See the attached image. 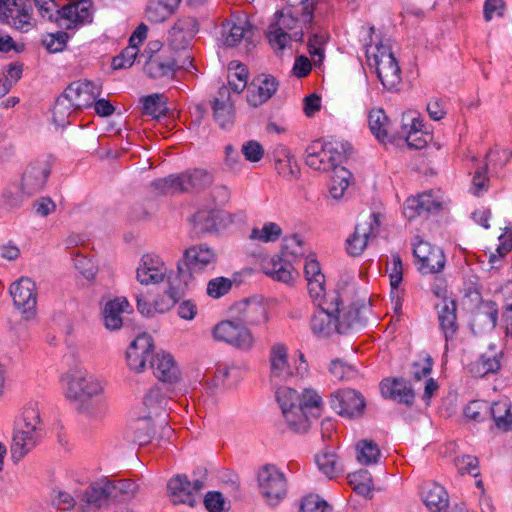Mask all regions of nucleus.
<instances>
[{
  "label": "nucleus",
  "mask_w": 512,
  "mask_h": 512,
  "mask_svg": "<svg viewBox=\"0 0 512 512\" xmlns=\"http://www.w3.org/2000/svg\"><path fill=\"white\" fill-rule=\"evenodd\" d=\"M167 279L168 289L154 302V309L159 313H164L170 310L176 304V302L181 299V297L184 295L186 287L188 286L176 275L168 276Z\"/></svg>",
  "instance_id": "473e14b6"
},
{
  "label": "nucleus",
  "mask_w": 512,
  "mask_h": 512,
  "mask_svg": "<svg viewBox=\"0 0 512 512\" xmlns=\"http://www.w3.org/2000/svg\"><path fill=\"white\" fill-rule=\"evenodd\" d=\"M319 470L328 478L333 479L343 472V464L337 454L331 450H325L316 456Z\"/></svg>",
  "instance_id": "c03bdc74"
},
{
  "label": "nucleus",
  "mask_w": 512,
  "mask_h": 512,
  "mask_svg": "<svg viewBox=\"0 0 512 512\" xmlns=\"http://www.w3.org/2000/svg\"><path fill=\"white\" fill-rule=\"evenodd\" d=\"M275 169L281 177L289 181L297 179L300 174L297 161L286 150L282 151V157L276 159Z\"/></svg>",
  "instance_id": "3c124183"
},
{
  "label": "nucleus",
  "mask_w": 512,
  "mask_h": 512,
  "mask_svg": "<svg viewBox=\"0 0 512 512\" xmlns=\"http://www.w3.org/2000/svg\"><path fill=\"white\" fill-rule=\"evenodd\" d=\"M352 174L344 167L334 169L330 194L334 199H340L348 188Z\"/></svg>",
  "instance_id": "052dcab7"
},
{
  "label": "nucleus",
  "mask_w": 512,
  "mask_h": 512,
  "mask_svg": "<svg viewBox=\"0 0 512 512\" xmlns=\"http://www.w3.org/2000/svg\"><path fill=\"white\" fill-rule=\"evenodd\" d=\"M310 38L308 40V50L315 65H320L324 59V46L328 35L322 31H315L311 26L308 28Z\"/></svg>",
  "instance_id": "864d4df0"
},
{
  "label": "nucleus",
  "mask_w": 512,
  "mask_h": 512,
  "mask_svg": "<svg viewBox=\"0 0 512 512\" xmlns=\"http://www.w3.org/2000/svg\"><path fill=\"white\" fill-rule=\"evenodd\" d=\"M136 277L144 285L158 284L167 277V267L158 256L146 254L137 268Z\"/></svg>",
  "instance_id": "5701e85b"
},
{
  "label": "nucleus",
  "mask_w": 512,
  "mask_h": 512,
  "mask_svg": "<svg viewBox=\"0 0 512 512\" xmlns=\"http://www.w3.org/2000/svg\"><path fill=\"white\" fill-rule=\"evenodd\" d=\"M322 399L315 390L305 389L302 395H299L298 405L301 406V413L309 417H318Z\"/></svg>",
  "instance_id": "6e6d98bb"
},
{
  "label": "nucleus",
  "mask_w": 512,
  "mask_h": 512,
  "mask_svg": "<svg viewBox=\"0 0 512 512\" xmlns=\"http://www.w3.org/2000/svg\"><path fill=\"white\" fill-rule=\"evenodd\" d=\"M129 307L126 298L120 297L109 300L102 309L103 324L106 329L115 331L123 326L122 314Z\"/></svg>",
  "instance_id": "c9c22d12"
},
{
  "label": "nucleus",
  "mask_w": 512,
  "mask_h": 512,
  "mask_svg": "<svg viewBox=\"0 0 512 512\" xmlns=\"http://www.w3.org/2000/svg\"><path fill=\"white\" fill-rule=\"evenodd\" d=\"M10 295L15 307L23 318L30 320L36 315L37 292L35 283L28 277H21L10 286Z\"/></svg>",
  "instance_id": "f8f14e48"
},
{
  "label": "nucleus",
  "mask_w": 512,
  "mask_h": 512,
  "mask_svg": "<svg viewBox=\"0 0 512 512\" xmlns=\"http://www.w3.org/2000/svg\"><path fill=\"white\" fill-rule=\"evenodd\" d=\"M282 235L281 227L275 222H266L261 228H253L250 239L263 243L275 242Z\"/></svg>",
  "instance_id": "bf43d9fd"
},
{
  "label": "nucleus",
  "mask_w": 512,
  "mask_h": 512,
  "mask_svg": "<svg viewBox=\"0 0 512 512\" xmlns=\"http://www.w3.org/2000/svg\"><path fill=\"white\" fill-rule=\"evenodd\" d=\"M301 364H305L303 355H300ZM270 362V382L273 386L277 387L288 382L292 377L305 370V366L294 367L289 359L287 348L282 343H275L269 354Z\"/></svg>",
  "instance_id": "1a4fd4ad"
},
{
  "label": "nucleus",
  "mask_w": 512,
  "mask_h": 512,
  "mask_svg": "<svg viewBox=\"0 0 512 512\" xmlns=\"http://www.w3.org/2000/svg\"><path fill=\"white\" fill-rule=\"evenodd\" d=\"M357 460L362 465L377 463L381 452L376 443L371 440H362L357 444Z\"/></svg>",
  "instance_id": "13d9d810"
},
{
  "label": "nucleus",
  "mask_w": 512,
  "mask_h": 512,
  "mask_svg": "<svg viewBox=\"0 0 512 512\" xmlns=\"http://www.w3.org/2000/svg\"><path fill=\"white\" fill-rule=\"evenodd\" d=\"M413 254L418 259L419 270L423 274L439 273L445 267L446 259L443 251L427 241L418 240L414 244Z\"/></svg>",
  "instance_id": "2eb2a0df"
},
{
  "label": "nucleus",
  "mask_w": 512,
  "mask_h": 512,
  "mask_svg": "<svg viewBox=\"0 0 512 512\" xmlns=\"http://www.w3.org/2000/svg\"><path fill=\"white\" fill-rule=\"evenodd\" d=\"M501 353L489 350L483 353L478 360L469 365V371L476 377H483L488 373L497 372L500 367Z\"/></svg>",
  "instance_id": "ea45409f"
},
{
  "label": "nucleus",
  "mask_w": 512,
  "mask_h": 512,
  "mask_svg": "<svg viewBox=\"0 0 512 512\" xmlns=\"http://www.w3.org/2000/svg\"><path fill=\"white\" fill-rule=\"evenodd\" d=\"M498 310L492 301H483L475 309L471 328L475 334L492 331L497 324Z\"/></svg>",
  "instance_id": "a878e982"
},
{
  "label": "nucleus",
  "mask_w": 512,
  "mask_h": 512,
  "mask_svg": "<svg viewBox=\"0 0 512 512\" xmlns=\"http://www.w3.org/2000/svg\"><path fill=\"white\" fill-rule=\"evenodd\" d=\"M169 403L165 395L160 391L159 388L151 389L144 397V415H150V419L155 420L160 428L161 437H168L172 430L167 426V409Z\"/></svg>",
  "instance_id": "4468645a"
},
{
  "label": "nucleus",
  "mask_w": 512,
  "mask_h": 512,
  "mask_svg": "<svg viewBox=\"0 0 512 512\" xmlns=\"http://www.w3.org/2000/svg\"><path fill=\"white\" fill-rule=\"evenodd\" d=\"M232 284V281L228 278L217 277L208 282L206 291L208 296L218 299L231 290Z\"/></svg>",
  "instance_id": "774afa93"
},
{
  "label": "nucleus",
  "mask_w": 512,
  "mask_h": 512,
  "mask_svg": "<svg viewBox=\"0 0 512 512\" xmlns=\"http://www.w3.org/2000/svg\"><path fill=\"white\" fill-rule=\"evenodd\" d=\"M204 487L202 479L190 481L186 475L178 474L172 477L168 484V493L173 504H186L193 507L199 499L200 491Z\"/></svg>",
  "instance_id": "9b49d317"
},
{
  "label": "nucleus",
  "mask_w": 512,
  "mask_h": 512,
  "mask_svg": "<svg viewBox=\"0 0 512 512\" xmlns=\"http://www.w3.org/2000/svg\"><path fill=\"white\" fill-rule=\"evenodd\" d=\"M223 219L219 211L203 210L193 216V228L197 234L218 231Z\"/></svg>",
  "instance_id": "58836bf2"
},
{
  "label": "nucleus",
  "mask_w": 512,
  "mask_h": 512,
  "mask_svg": "<svg viewBox=\"0 0 512 512\" xmlns=\"http://www.w3.org/2000/svg\"><path fill=\"white\" fill-rule=\"evenodd\" d=\"M217 261V253L206 244L191 246L184 251L183 258L178 262L176 276L188 285L194 275L214 269Z\"/></svg>",
  "instance_id": "20e7f679"
},
{
  "label": "nucleus",
  "mask_w": 512,
  "mask_h": 512,
  "mask_svg": "<svg viewBox=\"0 0 512 512\" xmlns=\"http://www.w3.org/2000/svg\"><path fill=\"white\" fill-rule=\"evenodd\" d=\"M40 434L34 433L25 429H17L14 432L11 455L15 462H18L23 458L29 451H31L39 438Z\"/></svg>",
  "instance_id": "4c0bfd02"
},
{
  "label": "nucleus",
  "mask_w": 512,
  "mask_h": 512,
  "mask_svg": "<svg viewBox=\"0 0 512 512\" xmlns=\"http://www.w3.org/2000/svg\"><path fill=\"white\" fill-rule=\"evenodd\" d=\"M51 173V162L48 158L36 159L29 163L22 176L21 187L29 195L42 190Z\"/></svg>",
  "instance_id": "dca6fc26"
},
{
  "label": "nucleus",
  "mask_w": 512,
  "mask_h": 512,
  "mask_svg": "<svg viewBox=\"0 0 512 512\" xmlns=\"http://www.w3.org/2000/svg\"><path fill=\"white\" fill-rule=\"evenodd\" d=\"M372 56L368 53V62L375 67L377 76L382 85L388 89H395L401 81V71L398 63L388 45L379 44Z\"/></svg>",
  "instance_id": "6e6552de"
},
{
  "label": "nucleus",
  "mask_w": 512,
  "mask_h": 512,
  "mask_svg": "<svg viewBox=\"0 0 512 512\" xmlns=\"http://www.w3.org/2000/svg\"><path fill=\"white\" fill-rule=\"evenodd\" d=\"M423 499L431 512H442L448 507V494L445 489L436 484H429L423 491Z\"/></svg>",
  "instance_id": "79ce46f5"
},
{
  "label": "nucleus",
  "mask_w": 512,
  "mask_h": 512,
  "mask_svg": "<svg viewBox=\"0 0 512 512\" xmlns=\"http://www.w3.org/2000/svg\"><path fill=\"white\" fill-rule=\"evenodd\" d=\"M422 121L409 114H403L401 130L396 137L404 138L410 148L421 149L427 144V135L421 131Z\"/></svg>",
  "instance_id": "bb28decb"
},
{
  "label": "nucleus",
  "mask_w": 512,
  "mask_h": 512,
  "mask_svg": "<svg viewBox=\"0 0 512 512\" xmlns=\"http://www.w3.org/2000/svg\"><path fill=\"white\" fill-rule=\"evenodd\" d=\"M102 85L88 80L77 81L70 84L64 94L77 109L90 107L100 96Z\"/></svg>",
  "instance_id": "6ab92c4d"
},
{
  "label": "nucleus",
  "mask_w": 512,
  "mask_h": 512,
  "mask_svg": "<svg viewBox=\"0 0 512 512\" xmlns=\"http://www.w3.org/2000/svg\"><path fill=\"white\" fill-rule=\"evenodd\" d=\"M179 3L180 0H149L147 18L152 22H162L174 13Z\"/></svg>",
  "instance_id": "37998d69"
},
{
  "label": "nucleus",
  "mask_w": 512,
  "mask_h": 512,
  "mask_svg": "<svg viewBox=\"0 0 512 512\" xmlns=\"http://www.w3.org/2000/svg\"><path fill=\"white\" fill-rule=\"evenodd\" d=\"M154 375L162 382L176 383L180 379V370L173 357L167 353H159L151 358Z\"/></svg>",
  "instance_id": "c756f323"
},
{
  "label": "nucleus",
  "mask_w": 512,
  "mask_h": 512,
  "mask_svg": "<svg viewBox=\"0 0 512 512\" xmlns=\"http://www.w3.org/2000/svg\"><path fill=\"white\" fill-rule=\"evenodd\" d=\"M299 16L301 14H296L291 9H283L275 14V19L267 30V37L274 51H283L292 40L302 41L303 32L295 30Z\"/></svg>",
  "instance_id": "39448f33"
},
{
  "label": "nucleus",
  "mask_w": 512,
  "mask_h": 512,
  "mask_svg": "<svg viewBox=\"0 0 512 512\" xmlns=\"http://www.w3.org/2000/svg\"><path fill=\"white\" fill-rule=\"evenodd\" d=\"M379 227L375 213L360 216L354 232L346 240V251L350 256H359L366 249L369 240L376 237Z\"/></svg>",
  "instance_id": "9d476101"
},
{
  "label": "nucleus",
  "mask_w": 512,
  "mask_h": 512,
  "mask_svg": "<svg viewBox=\"0 0 512 512\" xmlns=\"http://www.w3.org/2000/svg\"><path fill=\"white\" fill-rule=\"evenodd\" d=\"M20 429H25L40 434L42 426L40 413L36 405L30 404L25 407L23 411V426H21Z\"/></svg>",
  "instance_id": "69168bd1"
},
{
  "label": "nucleus",
  "mask_w": 512,
  "mask_h": 512,
  "mask_svg": "<svg viewBox=\"0 0 512 512\" xmlns=\"http://www.w3.org/2000/svg\"><path fill=\"white\" fill-rule=\"evenodd\" d=\"M331 405L340 415L353 418L362 414L365 401L359 392L346 389L332 394Z\"/></svg>",
  "instance_id": "aec40b11"
},
{
  "label": "nucleus",
  "mask_w": 512,
  "mask_h": 512,
  "mask_svg": "<svg viewBox=\"0 0 512 512\" xmlns=\"http://www.w3.org/2000/svg\"><path fill=\"white\" fill-rule=\"evenodd\" d=\"M275 388L276 400L287 425L295 432H306L310 427L309 416L301 413V406L298 405L299 394L297 391L283 385Z\"/></svg>",
  "instance_id": "0eeeda50"
},
{
  "label": "nucleus",
  "mask_w": 512,
  "mask_h": 512,
  "mask_svg": "<svg viewBox=\"0 0 512 512\" xmlns=\"http://www.w3.org/2000/svg\"><path fill=\"white\" fill-rule=\"evenodd\" d=\"M438 319L440 327L444 333L446 341L453 338L457 331L456 323V303L452 299L444 298L441 303L437 304Z\"/></svg>",
  "instance_id": "e433bc0d"
},
{
  "label": "nucleus",
  "mask_w": 512,
  "mask_h": 512,
  "mask_svg": "<svg viewBox=\"0 0 512 512\" xmlns=\"http://www.w3.org/2000/svg\"><path fill=\"white\" fill-rule=\"evenodd\" d=\"M287 4V7L284 9H291L296 14H301L303 23H311L313 19L312 12L314 10V6L316 0H284Z\"/></svg>",
  "instance_id": "e2e57ef3"
},
{
  "label": "nucleus",
  "mask_w": 512,
  "mask_h": 512,
  "mask_svg": "<svg viewBox=\"0 0 512 512\" xmlns=\"http://www.w3.org/2000/svg\"><path fill=\"white\" fill-rule=\"evenodd\" d=\"M324 144L327 151L328 160L331 162V168L333 170L338 169V164H340L347 155L348 145L335 141H329Z\"/></svg>",
  "instance_id": "0e129e2a"
},
{
  "label": "nucleus",
  "mask_w": 512,
  "mask_h": 512,
  "mask_svg": "<svg viewBox=\"0 0 512 512\" xmlns=\"http://www.w3.org/2000/svg\"><path fill=\"white\" fill-rule=\"evenodd\" d=\"M278 83L273 76L258 75L248 86L247 102L257 107L265 103L276 92Z\"/></svg>",
  "instance_id": "393cba45"
},
{
  "label": "nucleus",
  "mask_w": 512,
  "mask_h": 512,
  "mask_svg": "<svg viewBox=\"0 0 512 512\" xmlns=\"http://www.w3.org/2000/svg\"><path fill=\"white\" fill-rule=\"evenodd\" d=\"M433 367V360L428 353H421L418 358L411 364L410 375L414 381L418 382L422 378H427Z\"/></svg>",
  "instance_id": "680f3d73"
},
{
  "label": "nucleus",
  "mask_w": 512,
  "mask_h": 512,
  "mask_svg": "<svg viewBox=\"0 0 512 512\" xmlns=\"http://www.w3.org/2000/svg\"><path fill=\"white\" fill-rule=\"evenodd\" d=\"M440 202L436 201L431 193H423L417 197H410L405 201L403 213L408 220L439 210Z\"/></svg>",
  "instance_id": "2f4dec72"
},
{
  "label": "nucleus",
  "mask_w": 512,
  "mask_h": 512,
  "mask_svg": "<svg viewBox=\"0 0 512 512\" xmlns=\"http://www.w3.org/2000/svg\"><path fill=\"white\" fill-rule=\"evenodd\" d=\"M248 71L246 67L236 61H232L228 66V84L230 91L235 95L240 94L247 86Z\"/></svg>",
  "instance_id": "8fccbe9b"
},
{
  "label": "nucleus",
  "mask_w": 512,
  "mask_h": 512,
  "mask_svg": "<svg viewBox=\"0 0 512 512\" xmlns=\"http://www.w3.org/2000/svg\"><path fill=\"white\" fill-rule=\"evenodd\" d=\"M368 125L371 133L380 142L385 143L396 137L392 123L386 113L381 108H374L369 112Z\"/></svg>",
  "instance_id": "7c9ffc66"
},
{
  "label": "nucleus",
  "mask_w": 512,
  "mask_h": 512,
  "mask_svg": "<svg viewBox=\"0 0 512 512\" xmlns=\"http://www.w3.org/2000/svg\"><path fill=\"white\" fill-rule=\"evenodd\" d=\"M91 2L90 0H81L74 3L63 5V15L65 23H69L70 27L73 23H85L91 20Z\"/></svg>",
  "instance_id": "a19ab883"
},
{
  "label": "nucleus",
  "mask_w": 512,
  "mask_h": 512,
  "mask_svg": "<svg viewBox=\"0 0 512 512\" xmlns=\"http://www.w3.org/2000/svg\"><path fill=\"white\" fill-rule=\"evenodd\" d=\"M153 347L150 335L144 333L136 337L126 351L129 368L136 373L142 372L146 367L147 360L152 358Z\"/></svg>",
  "instance_id": "a211bd4d"
},
{
  "label": "nucleus",
  "mask_w": 512,
  "mask_h": 512,
  "mask_svg": "<svg viewBox=\"0 0 512 512\" xmlns=\"http://www.w3.org/2000/svg\"><path fill=\"white\" fill-rule=\"evenodd\" d=\"M78 110L63 93L57 100L53 109V121L57 126H66L70 123V116Z\"/></svg>",
  "instance_id": "5fc2aeb1"
},
{
  "label": "nucleus",
  "mask_w": 512,
  "mask_h": 512,
  "mask_svg": "<svg viewBox=\"0 0 512 512\" xmlns=\"http://www.w3.org/2000/svg\"><path fill=\"white\" fill-rule=\"evenodd\" d=\"M143 112L155 119L164 116L167 111L166 101L162 94H151L143 98Z\"/></svg>",
  "instance_id": "4d7b16f0"
},
{
  "label": "nucleus",
  "mask_w": 512,
  "mask_h": 512,
  "mask_svg": "<svg viewBox=\"0 0 512 512\" xmlns=\"http://www.w3.org/2000/svg\"><path fill=\"white\" fill-rule=\"evenodd\" d=\"M23 0H0V20L11 27L27 32L31 29V15Z\"/></svg>",
  "instance_id": "f3484780"
},
{
  "label": "nucleus",
  "mask_w": 512,
  "mask_h": 512,
  "mask_svg": "<svg viewBox=\"0 0 512 512\" xmlns=\"http://www.w3.org/2000/svg\"><path fill=\"white\" fill-rule=\"evenodd\" d=\"M35 6L42 18L56 22L59 26L70 28L69 23H65V16L63 15V6L60 7L55 0H34Z\"/></svg>",
  "instance_id": "de8ad7c7"
},
{
  "label": "nucleus",
  "mask_w": 512,
  "mask_h": 512,
  "mask_svg": "<svg viewBox=\"0 0 512 512\" xmlns=\"http://www.w3.org/2000/svg\"><path fill=\"white\" fill-rule=\"evenodd\" d=\"M301 512H333L332 507L318 495H308L301 503Z\"/></svg>",
  "instance_id": "338daca9"
},
{
  "label": "nucleus",
  "mask_w": 512,
  "mask_h": 512,
  "mask_svg": "<svg viewBox=\"0 0 512 512\" xmlns=\"http://www.w3.org/2000/svg\"><path fill=\"white\" fill-rule=\"evenodd\" d=\"M381 393L385 398L393 399L399 403L411 406L415 394L410 384L403 378L386 379L381 383Z\"/></svg>",
  "instance_id": "cd10ccee"
},
{
  "label": "nucleus",
  "mask_w": 512,
  "mask_h": 512,
  "mask_svg": "<svg viewBox=\"0 0 512 512\" xmlns=\"http://www.w3.org/2000/svg\"><path fill=\"white\" fill-rule=\"evenodd\" d=\"M214 182V175L204 168H189L185 171L156 179L151 186L162 194L200 193Z\"/></svg>",
  "instance_id": "f03ea898"
},
{
  "label": "nucleus",
  "mask_w": 512,
  "mask_h": 512,
  "mask_svg": "<svg viewBox=\"0 0 512 512\" xmlns=\"http://www.w3.org/2000/svg\"><path fill=\"white\" fill-rule=\"evenodd\" d=\"M317 307L311 317L310 328L319 337H329L334 333L346 334L363 325L364 302L344 299L336 290L322 298Z\"/></svg>",
  "instance_id": "f257e3e1"
},
{
  "label": "nucleus",
  "mask_w": 512,
  "mask_h": 512,
  "mask_svg": "<svg viewBox=\"0 0 512 512\" xmlns=\"http://www.w3.org/2000/svg\"><path fill=\"white\" fill-rule=\"evenodd\" d=\"M231 311L242 325H260L268 322L266 307L256 300L239 301L232 306Z\"/></svg>",
  "instance_id": "4be33fe9"
},
{
  "label": "nucleus",
  "mask_w": 512,
  "mask_h": 512,
  "mask_svg": "<svg viewBox=\"0 0 512 512\" xmlns=\"http://www.w3.org/2000/svg\"><path fill=\"white\" fill-rule=\"evenodd\" d=\"M106 483L112 500L130 499L138 491V485L130 479L106 480Z\"/></svg>",
  "instance_id": "603ef678"
},
{
  "label": "nucleus",
  "mask_w": 512,
  "mask_h": 512,
  "mask_svg": "<svg viewBox=\"0 0 512 512\" xmlns=\"http://www.w3.org/2000/svg\"><path fill=\"white\" fill-rule=\"evenodd\" d=\"M158 424L150 419V415H142L135 419L128 428V437L139 445H146L156 435Z\"/></svg>",
  "instance_id": "72a5a7b5"
},
{
  "label": "nucleus",
  "mask_w": 512,
  "mask_h": 512,
  "mask_svg": "<svg viewBox=\"0 0 512 512\" xmlns=\"http://www.w3.org/2000/svg\"><path fill=\"white\" fill-rule=\"evenodd\" d=\"M256 482L260 495L271 507L278 505L287 494V479L274 464H265L257 470Z\"/></svg>",
  "instance_id": "423d86ee"
},
{
  "label": "nucleus",
  "mask_w": 512,
  "mask_h": 512,
  "mask_svg": "<svg viewBox=\"0 0 512 512\" xmlns=\"http://www.w3.org/2000/svg\"><path fill=\"white\" fill-rule=\"evenodd\" d=\"M81 500L88 505L100 507L112 500L107 487L106 479L95 482L82 494Z\"/></svg>",
  "instance_id": "09e8293b"
},
{
  "label": "nucleus",
  "mask_w": 512,
  "mask_h": 512,
  "mask_svg": "<svg viewBox=\"0 0 512 512\" xmlns=\"http://www.w3.org/2000/svg\"><path fill=\"white\" fill-rule=\"evenodd\" d=\"M511 405L508 400L493 402L488 412H490L495 425L502 431L512 430Z\"/></svg>",
  "instance_id": "49530a36"
},
{
  "label": "nucleus",
  "mask_w": 512,
  "mask_h": 512,
  "mask_svg": "<svg viewBox=\"0 0 512 512\" xmlns=\"http://www.w3.org/2000/svg\"><path fill=\"white\" fill-rule=\"evenodd\" d=\"M212 109L214 119L222 129H229L233 126L235 118L234 99L227 86L219 88Z\"/></svg>",
  "instance_id": "412c9836"
},
{
  "label": "nucleus",
  "mask_w": 512,
  "mask_h": 512,
  "mask_svg": "<svg viewBox=\"0 0 512 512\" xmlns=\"http://www.w3.org/2000/svg\"><path fill=\"white\" fill-rule=\"evenodd\" d=\"M306 164L318 171H328L331 168V162L327 157L325 144L315 142L306 149Z\"/></svg>",
  "instance_id": "a18cd8bd"
},
{
  "label": "nucleus",
  "mask_w": 512,
  "mask_h": 512,
  "mask_svg": "<svg viewBox=\"0 0 512 512\" xmlns=\"http://www.w3.org/2000/svg\"><path fill=\"white\" fill-rule=\"evenodd\" d=\"M262 271L272 279L289 283L293 279V266L289 259L283 256H272L261 260Z\"/></svg>",
  "instance_id": "c85d7f7f"
},
{
  "label": "nucleus",
  "mask_w": 512,
  "mask_h": 512,
  "mask_svg": "<svg viewBox=\"0 0 512 512\" xmlns=\"http://www.w3.org/2000/svg\"><path fill=\"white\" fill-rule=\"evenodd\" d=\"M144 72L151 79L169 81L176 73V59L151 57L144 66Z\"/></svg>",
  "instance_id": "f704fd0d"
},
{
  "label": "nucleus",
  "mask_w": 512,
  "mask_h": 512,
  "mask_svg": "<svg viewBox=\"0 0 512 512\" xmlns=\"http://www.w3.org/2000/svg\"><path fill=\"white\" fill-rule=\"evenodd\" d=\"M214 339L222 341L242 350H249L254 345L251 331L244 325L226 320L218 323L213 329Z\"/></svg>",
  "instance_id": "ddd939ff"
},
{
  "label": "nucleus",
  "mask_w": 512,
  "mask_h": 512,
  "mask_svg": "<svg viewBox=\"0 0 512 512\" xmlns=\"http://www.w3.org/2000/svg\"><path fill=\"white\" fill-rule=\"evenodd\" d=\"M102 382L93 375H75L67 383L66 395L69 399L80 402L79 411L88 417L95 418L99 414L100 401L91 400L103 394Z\"/></svg>",
  "instance_id": "7ed1b4c3"
},
{
  "label": "nucleus",
  "mask_w": 512,
  "mask_h": 512,
  "mask_svg": "<svg viewBox=\"0 0 512 512\" xmlns=\"http://www.w3.org/2000/svg\"><path fill=\"white\" fill-rule=\"evenodd\" d=\"M221 34L227 47L238 45L241 41L248 47L252 43L253 31L245 19H229L222 24Z\"/></svg>",
  "instance_id": "b1692460"
}]
</instances>
